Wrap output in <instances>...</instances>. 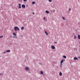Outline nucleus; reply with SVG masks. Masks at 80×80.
Listing matches in <instances>:
<instances>
[{
  "instance_id": "obj_11",
  "label": "nucleus",
  "mask_w": 80,
  "mask_h": 80,
  "mask_svg": "<svg viewBox=\"0 0 80 80\" xmlns=\"http://www.w3.org/2000/svg\"><path fill=\"white\" fill-rule=\"evenodd\" d=\"M45 34H46V35H48V33H47V31H45Z\"/></svg>"
},
{
  "instance_id": "obj_3",
  "label": "nucleus",
  "mask_w": 80,
  "mask_h": 80,
  "mask_svg": "<svg viewBox=\"0 0 80 80\" xmlns=\"http://www.w3.org/2000/svg\"><path fill=\"white\" fill-rule=\"evenodd\" d=\"M22 8H25V5L24 4H22Z\"/></svg>"
},
{
  "instance_id": "obj_22",
  "label": "nucleus",
  "mask_w": 80,
  "mask_h": 80,
  "mask_svg": "<svg viewBox=\"0 0 80 80\" xmlns=\"http://www.w3.org/2000/svg\"><path fill=\"white\" fill-rule=\"evenodd\" d=\"M54 43H56V44H57V42H54Z\"/></svg>"
},
{
  "instance_id": "obj_8",
  "label": "nucleus",
  "mask_w": 80,
  "mask_h": 80,
  "mask_svg": "<svg viewBox=\"0 0 80 80\" xmlns=\"http://www.w3.org/2000/svg\"><path fill=\"white\" fill-rule=\"evenodd\" d=\"M63 57L64 58H67V57L66 56L63 55Z\"/></svg>"
},
{
  "instance_id": "obj_1",
  "label": "nucleus",
  "mask_w": 80,
  "mask_h": 80,
  "mask_svg": "<svg viewBox=\"0 0 80 80\" xmlns=\"http://www.w3.org/2000/svg\"><path fill=\"white\" fill-rule=\"evenodd\" d=\"M14 30L15 31H17V30H19V28L18 27H14Z\"/></svg>"
},
{
  "instance_id": "obj_4",
  "label": "nucleus",
  "mask_w": 80,
  "mask_h": 80,
  "mask_svg": "<svg viewBox=\"0 0 80 80\" xmlns=\"http://www.w3.org/2000/svg\"><path fill=\"white\" fill-rule=\"evenodd\" d=\"M63 62V60H61V62H60V64L61 65H62V62Z\"/></svg>"
},
{
  "instance_id": "obj_23",
  "label": "nucleus",
  "mask_w": 80,
  "mask_h": 80,
  "mask_svg": "<svg viewBox=\"0 0 80 80\" xmlns=\"http://www.w3.org/2000/svg\"><path fill=\"white\" fill-rule=\"evenodd\" d=\"M32 14H33V15H35V13L34 12H32Z\"/></svg>"
},
{
  "instance_id": "obj_26",
  "label": "nucleus",
  "mask_w": 80,
  "mask_h": 80,
  "mask_svg": "<svg viewBox=\"0 0 80 80\" xmlns=\"http://www.w3.org/2000/svg\"><path fill=\"white\" fill-rule=\"evenodd\" d=\"M69 11H70V10H71V9L70 8H69Z\"/></svg>"
},
{
  "instance_id": "obj_31",
  "label": "nucleus",
  "mask_w": 80,
  "mask_h": 80,
  "mask_svg": "<svg viewBox=\"0 0 80 80\" xmlns=\"http://www.w3.org/2000/svg\"><path fill=\"white\" fill-rule=\"evenodd\" d=\"M63 61H65V59H63Z\"/></svg>"
},
{
  "instance_id": "obj_25",
  "label": "nucleus",
  "mask_w": 80,
  "mask_h": 80,
  "mask_svg": "<svg viewBox=\"0 0 80 80\" xmlns=\"http://www.w3.org/2000/svg\"><path fill=\"white\" fill-rule=\"evenodd\" d=\"M27 0H23L24 2H26V1H27Z\"/></svg>"
},
{
  "instance_id": "obj_5",
  "label": "nucleus",
  "mask_w": 80,
  "mask_h": 80,
  "mask_svg": "<svg viewBox=\"0 0 80 80\" xmlns=\"http://www.w3.org/2000/svg\"><path fill=\"white\" fill-rule=\"evenodd\" d=\"M51 48H52V49H55V48L54 47V46H52L51 47Z\"/></svg>"
},
{
  "instance_id": "obj_9",
  "label": "nucleus",
  "mask_w": 80,
  "mask_h": 80,
  "mask_svg": "<svg viewBox=\"0 0 80 80\" xmlns=\"http://www.w3.org/2000/svg\"><path fill=\"white\" fill-rule=\"evenodd\" d=\"M13 35H14V36H17V34L15 32L13 33Z\"/></svg>"
},
{
  "instance_id": "obj_15",
  "label": "nucleus",
  "mask_w": 80,
  "mask_h": 80,
  "mask_svg": "<svg viewBox=\"0 0 80 80\" xmlns=\"http://www.w3.org/2000/svg\"><path fill=\"white\" fill-rule=\"evenodd\" d=\"M6 52H10V50H7L6 51Z\"/></svg>"
},
{
  "instance_id": "obj_30",
  "label": "nucleus",
  "mask_w": 80,
  "mask_h": 80,
  "mask_svg": "<svg viewBox=\"0 0 80 80\" xmlns=\"http://www.w3.org/2000/svg\"><path fill=\"white\" fill-rule=\"evenodd\" d=\"M40 64V65H42V63H41Z\"/></svg>"
},
{
  "instance_id": "obj_7",
  "label": "nucleus",
  "mask_w": 80,
  "mask_h": 80,
  "mask_svg": "<svg viewBox=\"0 0 80 80\" xmlns=\"http://www.w3.org/2000/svg\"><path fill=\"white\" fill-rule=\"evenodd\" d=\"M59 75H60V76H62V73L61 72H60Z\"/></svg>"
},
{
  "instance_id": "obj_14",
  "label": "nucleus",
  "mask_w": 80,
  "mask_h": 80,
  "mask_svg": "<svg viewBox=\"0 0 80 80\" xmlns=\"http://www.w3.org/2000/svg\"><path fill=\"white\" fill-rule=\"evenodd\" d=\"M40 73H41V74H43V71H40Z\"/></svg>"
},
{
  "instance_id": "obj_24",
  "label": "nucleus",
  "mask_w": 80,
  "mask_h": 80,
  "mask_svg": "<svg viewBox=\"0 0 80 80\" xmlns=\"http://www.w3.org/2000/svg\"><path fill=\"white\" fill-rule=\"evenodd\" d=\"M0 75L1 76L2 75V73H0Z\"/></svg>"
},
{
  "instance_id": "obj_12",
  "label": "nucleus",
  "mask_w": 80,
  "mask_h": 80,
  "mask_svg": "<svg viewBox=\"0 0 80 80\" xmlns=\"http://www.w3.org/2000/svg\"><path fill=\"white\" fill-rule=\"evenodd\" d=\"M78 39H80V35L79 34L78 35Z\"/></svg>"
},
{
  "instance_id": "obj_13",
  "label": "nucleus",
  "mask_w": 80,
  "mask_h": 80,
  "mask_svg": "<svg viewBox=\"0 0 80 80\" xmlns=\"http://www.w3.org/2000/svg\"><path fill=\"white\" fill-rule=\"evenodd\" d=\"M46 13H47L48 14V13H49V12H48V11L47 10L46 11Z\"/></svg>"
},
{
  "instance_id": "obj_16",
  "label": "nucleus",
  "mask_w": 80,
  "mask_h": 80,
  "mask_svg": "<svg viewBox=\"0 0 80 80\" xmlns=\"http://www.w3.org/2000/svg\"><path fill=\"white\" fill-rule=\"evenodd\" d=\"M21 30H23L24 29V27H22L21 28Z\"/></svg>"
},
{
  "instance_id": "obj_20",
  "label": "nucleus",
  "mask_w": 80,
  "mask_h": 80,
  "mask_svg": "<svg viewBox=\"0 0 80 80\" xmlns=\"http://www.w3.org/2000/svg\"><path fill=\"white\" fill-rule=\"evenodd\" d=\"M62 19L63 20H65V18H64V17H62Z\"/></svg>"
},
{
  "instance_id": "obj_29",
  "label": "nucleus",
  "mask_w": 80,
  "mask_h": 80,
  "mask_svg": "<svg viewBox=\"0 0 80 80\" xmlns=\"http://www.w3.org/2000/svg\"><path fill=\"white\" fill-rule=\"evenodd\" d=\"M3 53H6V52H3Z\"/></svg>"
},
{
  "instance_id": "obj_27",
  "label": "nucleus",
  "mask_w": 80,
  "mask_h": 80,
  "mask_svg": "<svg viewBox=\"0 0 80 80\" xmlns=\"http://www.w3.org/2000/svg\"><path fill=\"white\" fill-rule=\"evenodd\" d=\"M43 19H44V20H45V18H43Z\"/></svg>"
},
{
  "instance_id": "obj_2",
  "label": "nucleus",
  "mask_w": 80,
  "mask_h": 80,
  "mask_svg": "<svg viewBox=\"0 0 80 80\" xmlns=\"http://www.w3.org/2000/svg\"><path fill=\"white\" fill-rule=\"evenodd\" d=\"M25 70L27 71H28V70H29V68H28V67H26L25 68Z\"/></svg>"
},
{
  "instance_id": "obj_32",
  "label": "nucleus",
  "mask_w": 80,
  "mask_h": 80,
  "mask_svg": "<svg viewBox=\"0 0 80 80\" xmlns=\"http://www.w3.org/2000/svg\"><path fill=\"white\" fill-rule=\"evenodd\" d=\"M79 58H80V57H79Z\"/></svg>"
},
{
  "instance_id": "obj_17",
  "label": "nucleus",
  "mask_w": 80,
  "mask_h": 80,
  "mask_svg": "<svg viewBox=\"0 0 80 80\" xmlns=\"http://www.w3.org/2000/svg\"><path fill=\"white\" fill-rule=\"evenodd\" d=\"M74 38H75V39H77V36H76L75 35L74 36Z\"/></svg>"
},
{
  "instance_id": "obj_18",
  "label": "nucleus",
  "mask_w": 80,
  "mask_h": 80,
  "mask_svg": "<svg viewBox=\"0 0 80 80\" xmlns=\"http://www.w3.org/2000/svg\"><path fill=\"white\" fill-rule=\"evenodd\" d=\"M35 2H32V4H35Z\"/></svg>"
},
{
  "instance_id": "obj_28",
  "label": "nucleus",
  "mask_w": 80,
  "mask_h": 80,
  "mask_svg": "<svg viewBox=\"0 0 80 80\" xmlns=\"http://www.w3.org/2000/svg\"><path fill=\"white\" fill-rule=\"evenodd\" d=\"M17 38V37H15V36H13V38Z\"/></svg>"
},
{
  "instance_id": "obj_10",
  "label": "nucleus",
  "mask_w": 80,
  "mask_h": 80,
  "mask_svg": "<svg viewBox=\"0 0 80 80\" xmlns=\"http://www.w3.org/2000/svg\"><path fill=\"white\" fill-rule=\"evenodd\" d=\"M74 60H78V58H77V57H75L74 58Z\"/></svg>"
},
{
  "instance_id": "obj_19",
  "label": "nucleus",
  "mask_w": 80,
  "mask_h": 80,
  "mask_svg": "<svg viewBox=\"0 0 80 80\" xmlns=\"http://www.w3.org/2000/svg\"><path fill=\"white\" fill-rule=\"evenodd\" d=\"M3 36H0V38H3Z\"/></svg>"
},
{
  "instance_id": "obj_6",
  "label": "nucleus",
  "mask_w": 80,
  "mask_h": 80,
  "mask_svg": "<svg viewBox=\"0 0 80 80\" xmlns=\"http://www.w3.org/2000/svg\"><path fill=\"white\" fill-rule=\"evenodd\" d=\"M18 6H19V8H21V4H19Z\"/></svg>"
},
{
  "instance_id": "obj_21",
  "label": "nucleus",
  "mask_w": 80,
  "mask_h": 80,
  "mask_svg": "<svg viewBox=\"0 0 80 80\" xmlns=\"http://www.w3.org/2000/svg\"><path fill=\"white\" fill-rule=\"evenodd\" d=\"M52 0H49V2H52Z\"/></svg>"
}]
</instances>
